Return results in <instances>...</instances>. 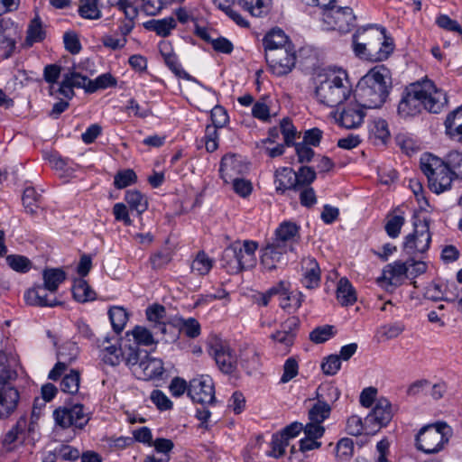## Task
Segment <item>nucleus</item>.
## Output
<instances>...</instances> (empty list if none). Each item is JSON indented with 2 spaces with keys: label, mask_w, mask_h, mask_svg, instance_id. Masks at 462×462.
Here are the masks:
<instances>
[{
  "label": "nucleus",
  "mask_w": 462,
  "mask_h": 462,
  "mask_svg": "<svg viewBox=\"0 0 462 462\" xmlns=\"http://www.w3.org/2000/svg\"><path fill=\"white\" fill-rule=\"evenodd\" d=\"M159 51L168 68L176 75L186 74L173 51L172 45L168 41H161L158 45Z\"/></svg>",
  "instance_id": "nucleus-30"
},
{
  "label": "nucleus",
  "mask_w": 462,
  "mask_h": 462,
  "mask_svg": "<svg viewBox=\"0 0 462 462\" xmlns=\"http://www.w3.org/2000/svg\"><path fill=\"white\" fill-rule=\"evenodd\" d=\"M116 79L110 73H103L97 77L94 80L88 81V93H94L99 89H106L116 87Z\"/></svg>",
  "instance_id": "nucleus-47"
},
{
  "label": "nucleus",
  "mask_w": 462,
  "mask_h": 462,
  "mask_svg": "<svg viewBox=\"0 0 462 462\" xmlns=\"http://www.w3.org/2000/svg\"><path fill=\"white\" fill-rule=\"evenodd\" d=\"M137 180L135 172L131 169H125L119 171L114 177V185L116 189H122L132 184H134Z\"/></svg>",
  "instance_id": "nucleus-50"
},
{
  "label": "nucleus",
  "mask_w": 462,
  "mask_h": 462,
  "mask_svg": "<svg viewBox=\"0 0 462 462\" xmlns=\"http://www.w3.org/2000/svg\"><path fill=\"white\" fill-rule=\"evenodd\" d=\"M189 396L194 402L211 404L215 401V389L208 375H200L189 381Z\"/></svg>",
  "instance_id": "nucleus-14"
},
{
  "label": "nucleus",
  "mask_w": 462,
  "mask_h": 462,
  "mask_svg": "<svg viewBox=\"0 0 462 462\" xmlns=\"http://www.w3.org/2000/svg\"><path fill=\"white\" fill-rule=\"evenodd\" d=\"M63 76L66 78V82L69 81L72 88H84L88 92V81H90L88 77L75 70L69 71L63 74Z\"/></svg>",
  "instance_id": "nucleus-61"
},
{
  "label": "nucleus",
  "mask_w": 462,
  "mask_h": 462,
  "mask_svg": "<svg viewBox=\"0 0 462 462\" xmlns=\"http://www.w3.org/2000/svg\"><path fill=\"white\" fill-rule=\"evenodd\" d=\"M150 399H151L152 402L160 411H168L172 408V405H173L172 402L161 390H153L151 393Z\"/></svg>",
  "instance_id": "nucleus-60"
},
{
  "label": "nucleus",
  "mask_w": 462,
  "mask_h": 462,
  "mask_svg": "<svg viewBox=\"0 0 462 462\" xmlns=\"http://www.w3.org/2000/svg\"><path fill=\"white\" fill-rule=\"evenodd\" d=\"M352 48L355 55L362 60L383 61L393 52L394 42L384 27L368 24L353 34Z\"/></svg>",
  "instance_id": "nucleus-1"
},
{
  "label": "nucleus",
  "mask_w": 462,
  "mask_h": 462,
  "mask_svg": "<svg viewBox=\"0 0 462 462\" xmlns=\"http://www.w3.org/2000/svg\"><path fill=\"white\" fill-rule=\"evenodd\" d=\"M423 102L420 99L416 82L407 86L401 96L397 106L398 116L404 119H411L421 114Z\"/></svg>",
  "instance_id": "nucleus-10"
},
{
  "label": "nucleus",
  "mask_w": 462,
  "mask_h": 462,
  "mask_svg": "<svg viewBox=\"0 0 462 462\" xmlns=\"http://www.w3.org/2000/svg\"><path fill=\"white\" fill-rule=\"evenodd\" d=\"M109 319L115 332L119 334L128 321V313L125 309L119 306L111 307L108 310Z\"/></svg>",
  "instance_id": "nucleus-45"
},
{
  "label": "nucleus",
  "mask_w": 462,
  "mask_h": 462,
  "mask_svg": "<svg viewBox=\"0 0 462 462\" xmlns=\"http://www.w3.org/2000/svg\"><path fill=\"white\" fill-rule=\"evenodd\" d=\"M430 219L423 215L413 216V232L409 234L403 243L408 254H423L430 248L431 234L430 232Z\"/></svg>",
  "instance_id": "nucleus-7"
},
{
  "label": "nucleus",
  "mask_w": 462,
  "mask_h": 462,
  "mask_svg": "<svg viewBox=\"0 0 462 462\" xmlns=\"http://www.w3.org/2000/svg\"><path fill=\"white\" fill-rule=\"evenodd\" d=\"M280 128L283 135L285 144L287 146L293 144L297 132L291 120L283 118L280 123Z\"/></svg>",
  "instance_id": "nucleus-63"
},
{
  "label": "nucleus",
  "mask_w": 462,
  "mask_h": 462,
  "mask_svg": "<svg viewBox=\"0 0 462 462\" xmlns=\"http://www.w3.org/2000/svg\"><path fill=\"white\" fill-rule=\"evenodd\" d=\"M445 127L450 137L462 142V106L448 115L445 120Z\"/></svg>",
  "instance_id": "nucleus-33"
},
{
  "label": "nucleus",
  "mask_w": 462,
  "mask_h": 462,
  "mask_svg": "<svg viewBox=\"0 0 462 462\" xmlns=\"http://www.w3.org/2000/svg\"><path fill=\"white\" fill-rule=\"evenodd\" d=\"M334 336L333 327L325 325L316 328L310 334V338L316 344H321L328 340Z\"/></svg>",
  "instance_id": "nucleus-59"
},
{
  "label": "nucleus",
  "mask_w": 462,
  "mask_h": 462,
  "mask_svg": "<svg viewBox=\"0 0 462 462\" xmlns=\"http://www.w3.org/2000/svg\"><path fill=\"white\" fill-rule=\"evenodd\" d=\"M233 247L236 251L242 271L253 268L256 264L255 252L258 249V243L253 240L236 241Z\"/></svg>",
  "instance_id": "nucleus-22"
},
{
  "label": "nucleus",
  "mask_w": 462,
  "mask_h": 462,
  "mask_svg": "<svg viewBox=\"0 0 462 462\" xmlns=\"http://www.w3.org/2000/svg\"><path fill=\"white\" fill-rule=\"evenodd\" d=\"M393 418V411L390 402L381 398L375 406L365 417L366 435L375 434L382 427L386 426Z\"/></svg>",
  "instance_id": "nucleus-12"
},
{
  "label": "nucleus",
  "mask_w": 462,
  "mask_h": 462,
  "mask_svg": "<svg viewBox=\"0 0 462 462\" xmlns=\"http://www.w3.org/2000/svg\"><path fill=\"white\" fill-rule=\"evenodd\" d=\"M354 451V442L351 439L343 438L336 446V457L340 461L348 460Z\"/></svg>",
  "instance_id": "nucleus-57"
},
{
  "label": "nucleus",
  "mask_w": 462,
  "mask_h": 462,
  "mask_svg": "<svg viewBox=\"0 0 462 462\" xmlns=\"http://www.w3.org/2000/svg\"><path fill=\"white\" fill-rule=\"evenodd\" d=\"M390 136L388 124L382 118L374 119L369 125V137L374 143H385Z\"/></svg>",
  "instance_id": "nucleus-38"
},
{
  "label": "nucleus",
  "mask_w": 462,
  "mask_h": 462,
  "mask_svg": "<svg viewBox=\"0 0 462 462\" xmlns=\"http://www.w3.org/2000/svg\"><path fill=\"white\" fill-rule=\"evenodd\" d=\"M301 283L306 289H316L320 283V268L315 258L308 256L301 260Z\"/></svg>",
  "instance_id": "nucleus-24"
},
{
  "label": "nucleus",
  "mask_w": 462,
  "mask_h": 462,
  "mask_svg": "<svg viewBox=\"0 0 462 462\" xmlns=\"http://www.w3.org/2000/svg\"><path fill=\"white\" fill-rule=\"evenodd\" d=\"M164 371L162 359L146 356L134 368L133 373L138 379L148 381L162 379Z\"/></svg>",
  "instance_id": "nucleus-16"
},
{
  "label": "nucleus",
  "mask_w": 462,
  "mask_h": 462,
  "mask_svg": "<svg viewBox=\"0 0 462 462\" xmlns=\"http://www.w3.org/2000/svg\"><path fill=\"white\" fill-rule=\"evenodd\" d=\"M274 241H268L260 251L261 263L265 270L272 271L282 263L284 254L289 252Z\"/></svg>",
  "instance_id": "nucleus-18"
},
{
  "label": "nucleus",
  "mask_w": 462,
  "mask_h": 462,
  "mask_svg": "<svg viewBox=\"0 0 462 462\" xmlns=\"http://www.w3.org/2000/svg\"><path fill=\"white\" fill-rule=\"evenodd\" d=\"M364 106L356 100L355 103H350L339 114L337 118L338 124L346 128L353 129L359 127L365 116Z\"/></svg>",
  "instance_id": "nucleus-20"
},
{
  "label": "nucleus",
  "mask_w": 462,
  "mask_h": 462,
  "mask_svg": "<svg viewBox=\"0 0 462 462\" xmlns=\"http://www.w3.org/2000/svg\"><path fill=\"white\" fill-rule=\"evenodd\" d=\"M450 428L444 422L424 426L416 436V447L426 454H435L443 449L449 440Z\"/></svg>",
  "instance_id": "nucleus-5"
},
{
  "label": "nucleus",
  "mask_w": 462,
  "mask_h": 462,
  "mask_svg": "<svg viewBox=\"0 0 462 462\" xmlns=\"http://www.w3.org/2000/svg\"><path fill=\"white\" fill-rule=\"evenodd\" d=\"M18 401V391L10 383L0 378V418H6L13 413Z\"/></svg>",
  "instance_id": "nucleus-19"
},
{
  "label": "nucleus",
  "mask_w": 462,
  "mask_h": 462,
  "mask_svg": "<svg viewBox=\"0 0 462 462\" xmlns=\"http://www.w3.org/2000/svg\"><path fill=\"white\" fill-rule=\"evenodd\" d=\"M46 291L47 289L42 285L29 289L24 293L25 301L32 306L54 307L58 305L59 302L55 298L49 299Z\"/></svg>",
  "instance_id": "nucleus-28"
},
{
  "label": "nucleus",
  "mask_w": 462,
  "mask_h": 462,
  "mask_svg": "<svg viewBox=\"0 0 462 462\" xmlns=\"http://www.w3.org/2000/svg\"><path fill=\"white\" fill-rule=\"evenodd\" d=\"M99 357L109 365H118L124 357L120 340L116 337H105L98 344Z\"/></svg>",
  "instance_id": "nucleus-17"
},
{
  "label": "nucleus",
  "mask_w": 462,
  "mask_h": 462,
  "mask_svg": "<svg viewBox=\"0 0 462 462\" xmlns=\"http://www.w3.org/2000/svg\"><path fill=\"white\" fill-rule=\"evenodd\" d=\"M271 293H277L281 308L288 312L298 310L304 300L300 291H291L290 283L283 281L272 287Z\"/></svg>",
  "instance_id": "nucleus-15"
},
{
  "label": "nucleus",
  "mask_w": 462,
  "mask_h": 462,
  "mask_svg": "<svg viewBox=\"0 0 462 462\" xmlns=\"http://www.w3.org/2000/svg\"><path fill=\"white\" fill-rule=\"evenodd\" d=\"M8 265L14 271L26 273L30 270V261L22 255H8L6 257Z\"/></svg>",
  "instance_id": "nucleus-64"
},
{
  "label": "nucleus",
  "mask_w": 462,
  "mask_h": 462,
  "mask_svg": "<svg viewBox=\"0 0 462 462\" xmlns=\"http://www.w3.org/2000/svg\"><path fill=\"white\" fill-rule=\"evenodd\" d=\"M299 239V226L292 222L284 221L275 230L274 237L272 239L289 251H293Z\"/></svg>",
  "instance_id": "nucleus-21"
},
{
  "label": "nucleus",
  "mask_w": 462,
  "mask_h": 462,
  "mask_svg": "<svg viewBox=\"0 0 462 462\" xmlns=\"http://www.w3.org/2000/svg\"><path fill=\"white\" fill-rule=\"evenodd\" d=\"M246 170V166L239 157L234 154H227L221 160L219 172L224 181L229 183L231 180L243 175Z\"/></svg>",
  "instance_id": "nucleus-23"
},
{
  "label": "nucleus",
  "mask_w": 462,
  "mask_h": 462,
  "mask_svg": "<svg viewBox=\"0 0 462 462\" xmlns=\"http://www.w3.org/2000/svg\"><path fill=\"white\" fill-rule=\"evenodd\" d=\"M172 325L190 338H195L200 334V325L194 318L176 317L172 320Z\"/></svg>",
  "instance_id": "nucleus-40"
},
{
  "label": "nucleus",
  "mask_w": 462,
  "mask_h": 462,
  "mask_svg": "<svg viewBox=\"0 0 462 462\" xmlns=\"http://www.w3.org/2000/svg\"><path fill=\"white\" fill-rule=\"evenodd\" d=\"M330 412L331 408L328 404L317 401L309 411V420L322 424L329 417Z\"/></svg>",
  "instance_id": "nucleus-49"
},
{
  "label": "nucleus",
  "mask_w": 462,
  "mask_h": 462,
  "mask_svg": "<svg viewBox=\"0 0 462 462\" xmlns=\"http://www.w3.org/2000/svg\"><path fill=\"white\" fill-rule=\"evenodd\" d=\"M32 423L25 416L20 417L15 425L6 432L3 439V445L7 449H12L11 445L16 441H23L27 431L31 430Z\"/></svg>",
  "instance_id": "nucleus-26"
},
{
  "label": "nucleus",
  "mask_w": 462,
  "mask_h": 462,
  "mask_svg": "<svg viewBox=\"0 0 462 462\" xmlns=\"http://www.w3.org/2000/svg\"><path fill=\"white\" fill-rule=\"evenodd\" d=\"M210 355L222 373L231 374L236 370L237 356L226 341L220 338L214 339L210 343Z\"/></svg>",
  "instance_id": "nucleus-9"
},
{
  "label": "nucleus",
  "mask_w": 462,
  "mask_h": 462,
  "mask_svg": "<svg viewBox=\"0 0 462 462\" xmlns=\"http://www.w3.org/2000/svg\"><path fill=\"white\" fill-rule=\"evenodd\" d=\"M420 99L423 102V110L430 113L439 114L448 106L447 93L438 88L430 79H423L416 82Z\"/></svg>",
  "instance_id": "nucleus-8"
},
{
  "label": "nucleus",
  "mask_w": 462,
  "mask_h": 462,
  "mask_svg": "<svg viewBox=\"0 0 462 462\" xmlns=\"http://www.w3.org/2000/svg\"><path fill=\"white\" fill-rule=\"evenodd\" d=\"M389 70L384 67L370 69L358 82L357 101L368 109L381 107L389 94Z\"/></svg>",
  "instance_id": "nucleus-3"
},
{
  "label": "nucleus",
  "mask_w": 462,
  "mask_h": 462,
  "mask_svg": "<svg viewBox=\"0 0 462 462\" xmlns=\"http://www.w3.org/2000/svg\"><path fill=\"white\" fill-rule=\"evenodd\" d=\"M356 17L350 7L330 5L322 10L321 27L326 31L349 32L356 26Z\"/></svg>",
  "instance_id": "nucleus-6"
},
{
  "label": "nucleus",
  "mask_w": 462,
  "mask_h": 462,
  "mask_svg": "<svg viewBox=\"0 0 462 462\" xmlns=\"http://www.w3.org/2000/svg\"><path fill=\"white\" fill-rule=\"evenodd\" d=\"M176 25V20L171 16L162 19H152L143 23L146 30L154 32L161 37L169 36Z\"/></svg>",
  "instance_id": "nucleus-31"
},
{
  "label": "nucleus",
  "mask_w": 462,
  "mask_h": 462,
  "mask_svg": "<svg viewBox=\"0 0 462 462\" xmlns=\"http://www.w3.org/2000/svg\"><path fill=\"white\" fill-rule=\"evenodd\" d=\"M420 169L428 178L429 188L434 193L440 194L451 188L453 175L440 158L424 153L420 157Z\"/></svg>",
  "instance_id": "nucleus-4"
},
{
  "label": "nucleus",
  "mask_w": 462,
  "mask_h": 462,
  "mask_svg": "<svg viewBox=\"0 0 462 462\" xmlns=\"http://www.w3.org/2000/svg\"><path fill=\"white\" fill-rule=\"evenodd\" d=\"M366 428L365 420L363 421L357 415H352L347 419L346 430L350 435L358 436L363 433L366 434Z\"/></svg>",
  "instance_id": "nucleus-58"
},
{
  "label": "nucleus",
  "mask_w": 462,
  "mask_h": 462,
  "mask_svg": "<svg viewBox=\"0 0 462 462\" xmlns=\"http://www.w3.org/2000/svg\"><path fill=\"white\" fill-rule=\"evenodd\" d=\"M127 335H131L134 342L139 346H149L158 343V340L154 338L152 333L145 327L135 326Z\"/></svg>",
  "instance_id": "nucleus-46"
},
{
  "label": "nucleus",
  "mask_w": 462,
  "mask_h": 462,
  "mask_svg": "<svg viewBox=\"0 0 462 462\" xmlns=\"http://www.w3.org/2000/svg\"><path fill=\"white\" fill-rule=\"evenodd\" d=\"M234 2L255 17L266 15L272 5V0H234Z\"/></svg>",
  "instance_id": "nucleus-32"
},
{
  "label": "nucleus",
  "mask_w": 462,
  "mask_h": 462,
  "mask_svg": "<svg viewBox=\"0 0 462 462\" xmlns=\"http://www.w3.org/2000/svg\"><path fill=\"white\" fill-rule=\"evenodd\" d=\"M68 348H69L70 352L67 356L64 348L59 349L58 351V362L54 365V367L50 371L48 378L51 380H57L61 374L67 369L69 364L74 361L78 356V346L75 344H69Z\"/></svg>",
  "instance_id": "nucleus-27"
},
{
  "label": "nucleus",
  "mask_w": 462,
  "mask_h": 462,
  "mask_svg": "<svg viewBox=\"0 0 462 462\" xmlns=\"http://www.w3.org/2000/svg\"><path fill=\"white\" fill-rule=\"evenodd\" d=\"M444 162L453 176L462 178V152L451 151Z\"/></svg>",
  "instance_id": "nucleus-56"
},
{
  "label": "nucleus",
  "mask_w": 462,
  "mask_h": 462,
  "mask_svg": "<svg viewBox=\"0 0 462 462\" xmlns=\"http://www.w3.org/2000/svg\"><path fill=\"white\" fill-rule=\"evenodd\" d=\"M405 262L395 261L384 266L380 282L385 285L399 286L408 279Z\"/></svg>",
  "instance_id": "nucleus-25"
},
{
  "label": "nucleus",
  "mask_w": 462,
  "mask_h": 462,
  "mask_svg": "<svg viewBox=\"0 0 462 462\" xmlns=\"http://www.w3.org/2000/svg\"><path fill=\"white\" fill-rule=\"evenodd\" d=\"M53 418L56 424L62 429L72 426L81 429L89 420L84 406L79 403L56 409L53 411Z\"/></svg>",
  "instance_id": "nucleus-11"
},
{
  "label": "nucleus",
  "mask_w": 462,
  "mask_h": 462,
  "mask_svg": "<svg viewBox=\"0 0 462 462\" xmlns=\"http://www.w3.org/2000/svg\"><path fill=\"white\" fill-rule=\"evenodd\" d=\"M316 180L315 171L308 166H302L295 172V189L310 187Z\"/></svg>",
  "instance_id": "nucleus-48"
},
{
  "label": "nucleus",
  "mask_w": 462,
  "mask_h": 462,
  "mask_svg": "<svg viewBox=\"0 0 462 462\" xmlns=\"http://www.w3.org/2000/svg\"><path fill=\"white\" fill-rule=\"evenodd\" d=\"M125 200L130 208L136 211L138 215L143 214L148 208L147 198L137 189L127 190L125 194Z\"/></svg>",
  "instance_id": "nucleus-41"
},
{
  "label": "nucleus",
  "mask_w": 462,
  "mask_h": 462,
  "mask_svg": "<svg viewBox=\"0 0 462 462\" xmlns=\"http://www.w3.org/2000/svg\"><path fill=\"white\" fill-rule=\"evenodd\" d=\"M341 367V360L337 355H330L324 359L321 369L327 375L336 374Z\"/></svg>",
  "instance_id": "nucleus-62"
},
{
  "label": "nucleus",
  "mask_w": 462,
  "mask_h": 462,
  "mask_svg": "<svg viewBox=\"0 0 462 462\" xmlns=\"http://www.w3.org/2000/svg\"><path fill=\"white\" fill-rule=\"evenodd\" d=\"M73 296L80 302L94 300L95 293L84 280L78 281L73 286Z\"/></svg>",
  "instance_id": "nucleus-52"
},
{
  "label": "nucleus",
  "mask_w": 462,
  "mask_h": 462,
  "mask_svg": "<svg viewBox=\"0 0 462 462\" xmlns=\"http://www.w3.org/2000/svg\"><path fill=\"white\" fill-rule=\"evenodd\" d=\"M276 191L283 193L286 189H295V171L289 167H282L275 171Z\"/></svg>",
  "instance_id": "nucleus-34"
},
{
  "label": "nucleus",
  "mask_w": 462,
  "mask_h": 462,
  "mask_svg": "<svg viewBox=\"0 0 462 462\" xmlns=\"http://www.w3.org/2000/svg\"><path fill=\"white\" fill-rule=\"evenodd\" d=\"M42 276L44 281L43 287L51 293L58 290L60 284L62 283L66 278L65 273L60 269H46Z\"/></svg>",
  "instance_id": "nucleus-43"
},
{
  "label": "nucleus",
  "mask_w": 462,
  "mask_h": 462,
  "mask_svg": "<svg viewBox=\"0 0 462 462\" xmlns=\"http://www.w3.org/2000/svg\"><path fill=\"white\" fill-rule=\"evenodd\" d=\"M102 0H79V14L84 19L97 20L102 17Z\"/></svg>",
  "instance_id": "nucleus-37"
},
{
  "label": "nucleus",
  "mask_w": 462,
  "mask_h": 462,
  "mask_svg": "<svg viewBox=\"0 0 462 462\" xmlns=\"http://www.w3.org/2000/svg\"><path fill=\"white\" fill-rule=\"evenodd\" d=\"M220 265L230 274H236L242 272L239 261L237 260L236 251L232 244L223 251Z\"/></svg>",
  "instance_id": "nucleus-39"
},
{
  "label": "nucleus",
  "mask_w": 462,
  "mask_h": 462,
  "mask_svg": "<svg viewBox=\"0 0 462 462\" xmlns=\"http://www.w3.org/2000/svg\"><path fill=\"white\" fill-rule=\"evenodd\" d=\"M44 36L45 32L42 22L38 17H35L28 27L26 42L28 44L32 45L33 42L42 41Z\"/></svg>",
  "instance_id": "nucleus-53"
},
{
  "label": "nucleus",
  "mask_w": 462,
  "mask_h": 462,
  "mask_svg": "<svg viewBox=\"0 0 462 462\" xmlns=\"http://www.w3.org/2000/svg\"><path fill=\"white\" fill-rule=\"evenodd\" d=\"M289 445V441L284 435L281 433H276L273 435L272 442H271V451L268 452V456L273 457H281L284 455L285 449Z\"/></svg>",
  "instance_id": "nucleus-55"
},
{
  "label": "nucleus",
  "mask_w": 462,
  "mask_h": 462,
  "mask_svg": "<svg viewBox=\"0 0 462 462\" xmlns=\"http://www.w3.org/2000/svg\"><path fill=\"white\" fill-rule=\"evenodd\" d=\"M263 44L265 50V53L269 51H276L280 49H288L291 47L287 35L280 28H274L271 30L264 36Z\"/></svg>",
  "instance_id": "nucleus-29"
},
{
  "label": "nucleus",
  "mask_w": 462,
  "mask_h": 462,
  "mask_svg": "<svg viewBox=\"0 0 462 462\" xmlns=\"http://www.w3.org/2000/svg\"><path fill=\"white\" fill-rule=\"evenodd\" d=\"M337 300L342 306L353 305L356 301L355 289L346 277L337 282Z\"/></svg>",
  "instance_id": "nucleus-35"
},
{
  "label": "nucleus",
  "mask_w": 462,
  "mask_h": 462,
  "mask_svg": "<svg viewBox=\"0 0 462 462\" xmlns=\"http://www.w3.org/2000/svg\"><path fill=\"white\" fill-rule=\"evenodd\" d=\"M8 24L7 21L0 19V49L4 51L5 58H8L15 48L14 30L8 27Z\"/></svg>",
  "instance_id": "nucleus-36"
},
{
  "label": "nucleus",
  "mask_w": 462,
  "mask_h": 462,
  "mask_svg": "<svg viewBox=\"0 0 462 462\" xmlns=\"http://www.w3.org/2000/svg\"><path fill=\"white\" fill-rule=\"evenodd\" d=\"M271 338L276 344L280 345L282 350L287 352L294 342L295 333L282 328L281 330L273 333L271 335Z\"/></svg>",
  "instance_id": "nucleus-54"
},
{
  "label": "nucleus",
  "mask_w": 462,
  "mask_h": 462,
  "mask_svg": "<svg viewBox=\"0 0 462 462\" xmlns=\"http://www.w3.org/2000/svg\"><path fill=\"white\" fill-rule=\"evenodd\" d=\"M271 71L276 76H283L291 71L295 65V51L290 47L265 53Z\"/></svg>",
  "instance_id": "nucleus-13"
},
{
  "label": "nucleus",
  "mask_w": 462,
  "mask_h": 462,
  "mask_svg": "<svg viewBox=\"0 0 462 462\" xmlns=\"http://www.w3.org/2000/svg\"><path fill=\"white\" fill-rule=\"evenodd\" d=\"M317 100L328 107H336L353 95V85L346 70L329 68L319 72L314 79Z\"/></svg>",
  "instance_id": "nucleus-2"
},
{
  "label": "nucleus",
  "mask_w": 462,
  "mask_h": 462,
  "mask_svg": "<svg viewBox=\"0 0 462 462\" xmlns=\"http://www.w3.org/2000/svg\"><path fill=\"white\" fill-rule=\"evenodd\" d=\"M214 261L205 252H199L191 262L190 269L195 275L203 276L212 269Z\"/></svg>",
  "instance_id": "nucleus-44"
},
{
  "label": "nucleus",
  "mask_w": 462,
  "mask_h": 462,
  "mask_svg": "<svg viewBox=\"0 0 462 462\" xmlns=\"http://www.w3.org/2000/svg\"><path fill=\"white\" fill-rule=\"evenodd\" d=\"M317 401L328 404L330 408L339 396V389L333 383H324L317 389Z\"/></svg>",
  "instance_id": "nucleus-42"
},
{
  "label": "nucleus",
  "mask_w": 462,
  "mask_h": 462,
  "mask_svg": "<svg viewBox=\"0 0 462 462\" xmlns=\"http://www.w3.org/2000/svg\"><path fill=\"white\" fill-rule=\"evenodd\" d=\"M79 374L72 370L69 374H66L60 383V390L64 393L74 394L78 393L79 388Z\"/></svg>",
  "instance_id": "nucleus-51"
}]
</instances>
